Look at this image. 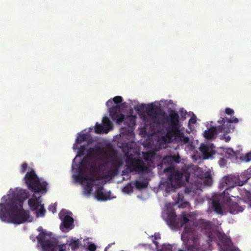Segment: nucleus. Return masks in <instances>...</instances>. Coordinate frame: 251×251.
Masks as SVG:
<instances>
[{"mask_svg":"<svg viewBox=\"0 0 251 251\" xmlns=\"http://www.w3.org/2000/svg\"><path fill=\"white\" fill-rule=\"evenodd\" d=\"M219 240L223 244L224 251H235L234 247L231 245V240L225 234H219L218 236Z\"/></svg>","mask_w":251,"mask_h":251,"instance_id":"4468645a","label":"nucleus"},{"mask_svg":"<svg viewBox=\"0 0 251 251\" xmlns=\"http://www.w3.org/2000/svg\"><path fill=\"white\" fill-rule=\"evenodd\" d=\"M24 179L27 187L31 192L34 193H47L48 183L46 181L41 182L34 169H30L26 173Z\"/></svg>","mask_w":251,"mask_h":251,"instance_id":"20e7f679","label":"nucleus"},{"mask_svg":"<svg viewBox=\"0 0 251 251\" xmlns=\"http://www.w3.org/2000/svg\"><path fill=\"white\" fill-rule=\"evenodd\" d=\"M27 168V164L26 163H24L22 164L20 169V173L24 174L26 171Z\"/></svg>","mask_w":251,"mask_h":251,"instance_id":"f704fd0d","label":"nucleus"},{"mask_svg":"<svg viewBox=\"0 0 251 251\" xmlns=\"http://www.w3.org/2000/svg\"><path fill=\"white\" fill-rule=\"evenodd\" d=\"M153 237L154 238V240H153V243H154V244H155V245L156 246V248L157 249H158L159 243L158 242L156 241L155 240L160 239V238H161L160 235L158 233H155L154 234Z\"/></svg>","mask_w":251,"mask_h":251,"instance_id":"473e14b6","label":"nucleus"},{"mask_svg":"<svg viewBox=\"0 0 251 251\" xmlns=\"http://www.w3.org/2000/svg\"><path fill=\"white\" fill-rule=\"evenodd\" d=\"M135 186L137 189L141 190L147 188L148 182L146 181L137 180L135 182Z\"/></svg>","mask_w":251,"mask_h":251,"instance_id":"5701e85b","label":"nucleus"},{"mask_svg":"<svg viewBox=\"0 0 251 251\" xmlns=\"http://www.w3.org/2000/svg\"><path fill=\"white\" fill-rule=\"evenodd\" d=\"M248 200H249V203H250V205L251 207V197H250V198H248Z\"/></svg>","mask_w":251,"mask_h":251,"instance_id":"de8ad7c7","label":"nucleus"},{"mask_svg":"<svg viewBox=\"0 0 251 251\" xmlns=\"http://www.w3.org/2000/svg\"><path fill=\"white\" fill-rule=\"evenodd\" d=\"M107 248H108V247H105V250H104L105 251H106V250L107 249Z\"/></svg>","mask_w":251,"mask_h":251,"instance_id":"6e6d98bb","label":"nucleus"},{"mask_svg":"<svg viewBox=\"0 0 251 251\" xmlns=\"http://www.w3.org/2000/svg\"><path fill=\"white\" fill-rule=\"evenodd\" d=\"M110 151H111V154L112 153V152H113V149L112 148V146L111 145V149H110Z\"/></svg>","mask_w":251,"mask_h":251,"instance_id":"8fccbe9b","label":"nucleus"},{"mask_svg":"<svg viewBox=\"0 0 251 251\" xmlns=\"http://www.w3.org/2000/svg\"><path fill=\"white\" fill-rule=\"evenodd\" d=\"M110 131V119L104 117L102 120V124L96 123L94 126V131L97 134H107Z\"/></svg>","mask_w":251,"mask_h":251,"instance_id":"f8f14e48","label":"nucleus"},{"mask_svg":"<svg viewBox=\"0 0 251 251\" xmlns=\"http://www.w3.org/2000/svg\"><path fill=\"white\" fill-rule=\"evenodd\" d=\"M80 242L78 239H71L70 241H68L66 244L71 247L72 250H75L79 248L80 245Z\"/></svg>","mask_w":251,"mask_h":251,"instance_id":"4be33fe9","label":"nucleus"},{"mask_svg":"<svg viewBox=\"0 0 251 251\" xmlns=\"http://www.w3.org/2000/svg\"><path fill=\"white\" fill-rule=\"evenodd\" d=\"M189 176H186V181L188 182V180H189Z\"/></svg>","mask_w":251,"mask_h":251,"instance_id":"3c124183","label":"nucleus"},{"mask_svg":"<svg viewBox=\"0 0 251 251\" xmlns=\"http://www.w3.org/2000/svg\"><path fill=\"white\" fill-rule=\"evenodd\" d=\"M177 251H185L183 250L182 249H179Z\"/></svg>","mask_w":251,"mask_h":251,"instance_id":"5fc2aeb1","label":"nucleus"},{"mask_svg":"<svg viewBox=\"0 0 251 251\" xmlns=\"http://www.w3.org/2000/svg\"><path fill=\"white\" fill-rule=\"evenodd\" d=\"M230 140V137L229 136H227V137H225V141L226 142H228Z\"/></svg>","mask_w":251,"mask_h":251,"instance_id":"a18cd8bd","label":"nucleus"},{"mask_svg":"<svg viewBox=\"0 0 251 251\" xmlns=\"http://www.w3.org/2000/svg\"><path fill=\"white\" fill-rule=\"evenodd\" d=\"M110 163H111V165H112V161H111L110 162Z\"/></svg>","mask_w":251,"mask_h":251,"instance_id":"4d7b16f0","label":"nucleus"},{"mask_svg":"<svg viewBox=\"0 0 251 251\" xmlns=\"http://www.w3.org/2000/svg\"><path fill=\"white\" fill-rule=\"evenodd\" d=\"M226 205L228 207L229 212L232 214H236L239 212H243L244 207L240 206L237 202L232 201L230 198L226 201Z\"/></svg>","mask_w":251,"mask_h":251,"instance_id":"dca6fc26","label":"nucleus"},{"mask_svg":"<svg viewBox=\"0 0 251 251\" xmlns=\"http://www.w3.org/2000/svg\"><path fill=\"white\" fill-rule=\"evenodd\" d=\"M196 117L195 116H194L193 117H191L189 121V123L194 124L196 123Z\"/></svg>","mask_w":251,"mask_h":251,"instance_id":"ea45409f","label":"nucleus"},{"mask_svg":"<svg viewBox=\"0 0 251 251\" xmlns=\"http://www.w3.org/2000/svg\"><path fill=\"white\" fill-rule=\"evenodd\" d=\"M245 159L247 162L251 160V152L248 153L245 156Z\"/></svg>","mask_w":251,"mask_h":251,"instance_id":"58836bf2","label":"nucleus"},{"mask_svg":"<svg viewBox=\"0 0 251 251\" xmlns=\"http://www.w3.org/2000/svg\"><path fill=\"white\" fill-rule=\"evenodd\" d=\"M163 171L164 173H170L169 181L173 183L177 187L179 188L184 184L183 174L178 171L175 172L174 165L171 164L169 167L164 168Z\"/></svg>","mask_w":251,"mask_h":251,"instance_id":"9b49d317","label":"nucleus"},{"mask_svg":"<svg viewBox=\"0 0 251 251\" xmlns=\"http://www.w3.org/2000/svg\"><path fill=\"white\" fill-rule=\"evenodd\" d=\"M146 109V112L147 115L151 118L154 124L157 125H160V122L162 116L163 111L157 105L151 103L146 106L145 104H141L135 107V109L137 111Z\"/></svg>","mask_w":251,"mask_h":251,"instance_id":"0eeeda50","label":"nucleus"},{"mask_svg":"<svg viewBox=\"0 0 251 251\" xmlns=\"http://www.w3.org/2000/svg\"><path fill=\"white\" fill-rule=\"evenodd\" d=\"M205 177L207 178H209V179L207 180V181H209V185H211L212 183V179H211V177H210V175H208L206 176Z\"/></svg>","mask_w":251,"mask_h":251,"instance_id":"37998d69","label":"nucleus"},{"mask_svg":"<svg viewBox=\"0 0 251 251\" xmlns=\"http://www.w3.org/2000/svg\"><path fill=\"white\" fill-rule=\"evenodd\" d=\"M237 180L238 178L236 176H227L225 177V182L226 185L229 186L228 188H226L224 191L225 194H226V193H227L228 190H230L231 188H233L236 185L242 186L244 185V182H237Z\"/></svg>","mask_w":251,"mask_h":251,"instance_id":"2eb2a0df","label":"nucleus"},{"mask_svg":"<svg viewBox=\"0 0 251 251\" xmlns=\"http://www.w3.org/2000/svg\"><path fill=\"white\" fill-rule=\"evenodd\" d=\"M110 172H111V178H112V173L113 172V171H112V169H111V168Z\"/></svg>","mask_w":251,"mask_h":251,"instance_id":"603ef678","label":"nucleus"},{"mask_svg":"<svg viewBox=\"0 0 251 251\" xmlns=\"http://www.w3.org/2000/svg\"><path fill=\"white\" fill-rule=\"evenodd\" d=\"M41 196H39L38 198L33 194L32 197L28 199V204L31 211H36L38 208L40 206L41 204V201L40 200Z\"/></svg>","mask_w":251,"mask_h":251,"instance_id":"a211bd4d","label":"nucleus"},{"mask_svg":"<svg viewBox=\"0 0 251 251\" xmlns=\"http://www.w3.org/2000/svg\"><path fill=\"white\" fill-rule=\"evenodd\" d=\"M130 188V187L127 186L126 187H125V189H123V190L125 191H127V193H130V192H132V190L133 189H128V188Z\"/></svg>","mask_w":251,"mask_h":251,"instance_id":"a19ab883","label":"nucleus"},{"mask_svg":"<svg viewBox=\"0 0 251 251\" xmlns=\"http://www.w3.org/2000/svg\"><path fill=\"white\" fill-rule=\"evenodd\" d=\"M39 207L40 208L38 210L37 209L36 211H35V213L36 214V216L43 217L45 216L46 213V209H45L43 204H41Z\"/></svg>","mask_w":251,"mask_h":251,"instance_id":"a878e982","label":"nucleus"},{"mask_svg":"<svg viewBox=\"0 0 251 251\" xmlns=\"http://www.w3.org/2000/svg\"><path fill=\"white\" fill-rule=\"evenodd\" d=\"M167 159L171 162L179 163L180 162V157L176 156H169L167 157Z\"/></svg>","mask_w":251,"mask_h":251,"instance_id":"7c9ffc66","label":"nucleus"},{"mask_svg":"<svg viewBox=\"0 0 251 251\" xmlns=\"http://www.w3.org/2000/svg\"><path fill=\"white\" fill-rule=\"evenodd\" d=\"M172 249V246L170 244H164L160 250H157L158 251H173Z\"/></svg>","mask_w":251,"mask_h":251,"instance_id":"cd10ccee","label":"nucleus"},{"mask_svg":"<svg viewBox=\"0 0 251 251\" xmlns=\"http://www.w3.org/2000/svg\"><path fill=\"white\" fill-rule=\"evenodd\" d=\"M69 248H67L66 244H61L57 245L55 246V251H69Z\"/></svg>","mask_w":251,"mask_h":251,"instance_id":"bb28decb","label":"nucleus"},{"mask_svg":"<svg viewBox=\"0 0 251 251\" xmlns=\"http://www.w3.org/2000/svg\"><path fill=\"white\" fill-rule=\"evenodd\" d=\"M49 210L54 213L56 211V205L54 204H51L49 207Z\"/></svg>","mask_w":251,"mask_h":251,"instance_id":"c9c22d12","label":"nucleus"},{"mask_svg":"<svg viewBox=\"0 0 251 251\" xmlns=\"http://www.w3.org/2000/svg\"><path fill=\"white\" fill-rule=\"evenodd\" d=\"M38 231L40 233L37 236V239L41 247L42 251H55L56 245L51 240L48 234L41 226L38 228Z\"/></svg>","mask_w":251,"mask_h":251,"instance_id":"1a4fd4ad","label":"nucleus"},{"mask_svg":"<svg viewBox=\"0 0 251 251\" xmlns=\"http://www.w3.org/2000/svg\"><path fill=\"white\" fill-rule=\"evenodd\" d=\"M59 217L62 221L60 228L63 232H68L74 227V220L66 210H62L59 213Z\"/></svg>","mask_w":251,"mask_h":251,"instance_id":"9d476101","label":"nucleus"},{"mask_svg":"<svg viewBox=\"0 0 251 251\" xmlns=\"http://www.w3.org/2000/svg\"><path fill=\"white\" fill-rule=\"evenodd\" d=\"M228 151H230V152L232 153V155H233L234 154V151H233V150L232 149H228Z\"/></svg>","mask_w":251,"mask_h":251,"instance_id":"49530a36","label":"nucleus"},{"mask_svg":"<svg viewBox=\"0 0 251 251\" xmlns=\"http://www.w3.org/2000/svg\"><path fill=\"white\" fill-rule=\"evenodd\" d=\"M219 240L223 244L224 251H235L234 247L231 245V240L225 234H219L218 236Z\"/></svg>","mask_w":251,"mask_h":251,"instance_id":"ddd939ff","label":"nucleus"},{"mask_svg":"<svg viewBox=\"0 0 251 251\" xmlns=\"http://www.w3.org/2000/svg\"><path fill=\"white\" fill-rule=\"evenodd\" d=\"M6 201L5 204L0 203V219L2 221L16 225L32 221L30 212L23 208L24 200L18 194L13 193Z\"/></svg>","mask_w":251,"mask_h":251,"instance_id":"7ed1b4c3","label":"nucleus"},{"mask_svg":"<svg viewBox=\"0 0 251 251\" xmlns=\"http://www.w3.org/2000/svg\"><path fill=\"white\" fill-rule=\"evenodd\" d=\"M179 140L184 144L189 143V138L188 136H185L183 133H181L179 136Z\"/></svg>","mask_w":251,"mask_h":251,"instance_id":"2f4dec72","label":"nucleus"},{"mask_svg":"<svg viewBox=\"0 0 251 251\" xmlns=\"http://www.w3.org/2000/svg\"><path fill=\"white\" fill-rule=\"evenodd\" d=\"M177 196H178V200H177V202L178 203H179L183 201V198L182 197H181L179 193H178Z\"/></svg>","mask_w":251,"mask_h":251,"instance_id":"79ce46f5","label":"nucleus"},{"mask_svg":"<svg viewBox=\"0 0 251 251\" xmlns=\"http://www.w3.org/2000/svg\"><path fill=\"white\" fill-rule=\"evenodd\" d=\"M160 125H167L168 126V134L179 132L181 125L178 112L175 110H171L168 114H167L164 111L160 120Z\"/></svg>","mask_w":251,"mask_h":251,"instance_id":"39448f33","label":"nucleus"},{"mask_svg":"<svg viewBox=\"0 0 251 251\" xmlns=\"http://www.w3.org/2000/svg\"><path fill=\"white\" fill-rule=\"evenodd\" d=\"M88 249L90 251H95L96 250V246L94 243H90L88 246Z\"/></svg>","mask_w":251,"mask_h":251,"instance_id":"e433bc0d","label":"nucleus"},{"mask_svg":"<svg viewBox=\"0 0 251 251\" xmlns=\"http://www.w3.org/2000/svg\"><path fill=\"white\" fill-rule=\"evenodd\" d=\"M115 117H116V119L117 121V123L118 124L122 123L124 121V120L125 118V116L124 114H123L122 113L116 114L115 115Z\"/></svg>","mask_w":251,"mask_h":251,"instance_id":"c85d7f7f","label":"nucleus"},{"mask_svg":"<svg viewBox=\"0 0 251 251\" xmlns=\"http://www.w3.org/2000/svg\"><path fill=\"white\" fill-rule=\"evenodd\" d=\"M110 100H108L106 102V105L107 107V110L109 112H110Z\"/></svg>","mask_w":251,"mask_h":251,"instance_id":"c03bdc74","label":"nucleus"},{"mask_svg":"<svg viewBox=\"0 0 251 251\" xmlns=\"http://www.w3.org/2000/svg\"><path fill=\"white\" fill-rule=\"evenodd\" d=\"M212 205L214 211L218 214H223V207L218 200H213L212 201Z\"/></svg>","mask_w":251,"mask_h":251,"instance_id":"412c9836","label":"nucleus"},{"mask_svg":"<svg viewBox=\"0 0 251 251\" xmlns=\"http://www.w3.org/2000/svg\"><path fill=\"white\" fill-rule=\"evenodd\" d=\"M225 113L229 115H232L234 114V110L230 108H226L225 109Z\"/></svg>","mask_w":251,"mask_h":251,"instance_id":"4c0bfd02","label":"nucleus"},{"mask_svg":"<svg viewBox=\"0 0 251 251\" xmlns=\"http://www.w3.org/2000/svg\"><path fill=\"white\" fill-rule=\"evenodd\" d=\"M214 148H215V147L212 145H210L202 143L199 150L202 153L204 158H208L215 153Z\"/></svg>","mask_w":251,"mask_h":251,"instance_id":"f3484780","label":"nucleus"},{"mask_svg":"<svg viewBox=\"0 0 251 251\" xmlns=\"http://www.w3.org/2000/svg\"><path fill=\"white\" fill-rule=\"evenodd\" d=\"M103 190L102 186L98 187L96 190L95 197L98 200L105 201L110 199V192L104 193Z\"/></svg>","mask_w":251,"mask_h":251,"instance_id":"6ab92c4d","label":"nucleus"},{"mask_svg":"<svg viewBox=\"0 0 251 251\" xmlns=\"http://www.w3.org/2000/svg\"><path fill=\"white\" fill-rule=\"evenodd\" d=\"M218 122L220 124L218 126H211L203 132V137L205 139L208 140H213L217 138L220 133H228L230 132V128L225 127V118L219 120Z\"/></svg>","mask_w":251,"mask_h":251,"instance_id":"6e6552de","label":"nucleus"},{"mask_svg":"<svg viewBox=\"0 0 251 251\" xmlns=\"http://www.w3.org/2000/svg\"><path fill=\"white\" fill-rule=\"evenodd\" d=\"M110 163V142L103 140L99 142L93 147L87 150V155L83 157L81 166L88 170L90 174L87 176L82 170H80L76 176V179L80 182L88 181L84 187L87 197L92 194L93 187L96 185V181L101 180L105 176L110 177V169L108 165Z\"/></svg>","mask_w":251,"mask_h":251,"instance_id":"f257e3e1","label":"nucleus"},{"mask_svg":"<svg viewBox=\"0 0 251 251\" xmlns=\"http://www.w3.org/2000/svg\"><path fill=\"white\" fill-rule=\"evenodd\" d=\"M86 145L81 146L78 149V151L77 154L76 156L80 157V156H83L84 154V152H85V151L86 150Z\"/></svg>","mask_w":251,"mask_h":251,"instance_id":"c756f323","label":"nucleus"},{"mask_svg":"<svg viewBox=\"0 0 251 251\" xmlns=\"http://www.w3.org/2000/svg\"><path fill=\"white\" fill-rule=\"evenodd\" d=\"M178 188V187H177L173 183L169 181L167 183V184L166 186L165 191L167 193H170L171 192H175L176 189Z\"/></svg>","mask_w":251,"mask_h":251,"instance_id":"b1692460","label":"nucleus"},{"mask_svg":"<svg viewBox=\"0 0 251 251\" xmlns=\"http://www.w3.org/2000/svg\"><path fill=\"white\" fill-rule=\"evenodd\" d=\"M4 199H5V196L3 197L2 198V201H4Z\"/></svg>","mask_w":251,"mask_h":251,"instance_id":"864d4df0","label":"nucleus"},{"mask_svg":"<svg viewBox=\"0 0 251 251\" xmlns=\"http://www.w3.org/2000/svg\"><path fill=\"white\" fill-rule=\"evenodd\" d=\"M123 100L122 97L121 96H116L113 99V102L116 104L121 103Z\"/></svg>","mask_w":251,"mask_h":251,"instance_id":"72a5a7b5","label":"nucleus"},{"mask_svg":"<svg viewBox=\"0 0 251 251\" xmlns=\"http://www.w3.org/2000/svg\"><path fill=\"white\" fill-rule=\"evenodd\" d=\"M167 224L172 227H182L185 225L181 239L188 251H198L200 249L199 235L195 226H189V215L183 212L178 216L174 210L171 209L163 215Z\"/></svg>","mask_w":251,"mask_h":251,"instance_id":"f03ea898","label":"nucleus"},{"mask_svg":"<svg viewBox=\"0 0 251 251\" xmlns=\"http://www.w3.org/2000/svg\"><path fill=\"white\" fill-rule=\"evenodd\" d=\"M126 165L131 171L140 173H145L148 172L149 167L143 160L134 158V155L132 153H129L128 151L126 153Z\"/></svg>","mask_w":251,"mask_h":251,"instance_id":"423d86ee","label":"nucleus"},{"mask_svg":"<svg viewBox=\"0 0 251 251\" xmlns=\"http://www.w3.org/2000/svg\"><path fill=\"white\" fill-rule=\"evenodd\" d=\"M222 118H223L221 117L220 119V120H222ZM224 118H225V127H229L230 128V132L231 131V130H233L234 127L231 125V124L232 123H238V122H239L238 119L235 117H232L230 119L228 118H226V117H225Z\"/></svg>","mask_w":251,"mask_h":251,"instance_id":"aec40b11","label":"nucleus"},{"mask_svg":"<svg viewBox=\"0 0 251 251\" xmlns=\"http://www.w3.org/2000/svg\"><path fill=\"white\" fill-rule=\"evenodd\" d=\"M110 126H111V130H112L113 127V125L111 122Z\"/></svg>","mask_w":251,"mask_h":251,"instance_id":"09e8293b","label":"nucleus"},{"mask_svg":"<svg viewBox=\"0 0 251 251\" xmlns=\"http://www.w3.org/2000/svg\"><path fill=\"white\" fill-rule=\"evenodd\" d=\"M87 139V135L86 133H79L75 140V144H79Z\"/></svg>","mask_w":251,"mask_h":251,"instance_id":"393cba45","label":"nucleus"}]
</instances>
